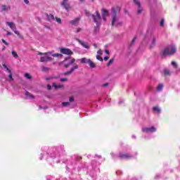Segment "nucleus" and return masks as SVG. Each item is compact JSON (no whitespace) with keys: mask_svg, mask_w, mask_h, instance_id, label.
I'll use <instances>...</instances> for the list:
<instances>
[{"mask_svg":"<svg viewBox=\"0 0 180 180\" xmlns=\"http://www.w3.org/2000/svg\"><path fill=\"white\" fill-rule=\"evenodd\" d=\"M152 46H155V38H153V39Z\"/></svg>","mask_w":180,"mask_h":180,"instance_id":"obj_47","label":"nucleus"},{"mask_svg":"<svg viewBox=\"0 0 180 180\" xmlns=\"http://www.w3.org/2000/svg\"><path fill=\"white\" fill-rule=\"evenodd\" d=\"M120 12V7L117 6L116 8L113 9V26H117V27H119L123 25L122 22L119 21L117 18H116V13Z\"/></svg>","mask_w":180,"mask_h":180,"instance_id":"obj_3","label":"nucleus"},{"mask_svg":"<svg viewBox=\"0 0 180 180\" xmlns=\"http://www.w3.org/2000/svg\"><path fill=\"white\" fill-rule=\"evenodd\" d=\"M80 63L82 64H88V60L86 59V58H83L80 60Z\"/></svg>","mask_w":180,"mask_h":180,"instance_id":"obj_22","label":"nucleus"},{"mask_svg":"<svg viewBox=\"0 0 180 180\" xmlns=\"http://www.w3.org/2000/svg\"><path fill=\"white\" fill-rule=\"evenodd\" d=\"M95 158L101 159V158H102V156L101 155H96Z\"/></svg>","mask_w":180,"mask_h":180,"instance_id":"obj_46","label":"nucleus"},{"mask_svg":"<svg viewBox=\"0 0 180 180\" xmlns=\"http://www.w3.org/2000/svg\"><path fill=\"white\" fill-rule=\"evenodd\" d=\"M46 16V20H48V22H51V20H54V15L53 14H49L46 13H45Z\"/></svg>","mask_w":180,"mask_h":180,"instance_id":"obj_17","label":"nucleus"},{"mask_svg":"<svg viewBox=\"0 0 180 180\" xmlns=\"http://www.w3.org/2000/svg\"><path fill=\"white\" fill-rule=\"evenodd\" d=\"M93 18V22L96 23V25H102L101 22H102V16L101 15V13H99V11H96V15H91Z\"/></svg>","mask_w":180,"mask_h":180,"instance_id":"obj_4","label":"nucleus"},{"mask_svg":"<svg viewBox=\"0 0 180 180\" xmlns=\"http://www.w3.org/2000/svg\"><path fill=\"white\" fill-rule=\"evenodd\" d=\"M25 78H27V79H32V76H30V75H29L28 73H25Z\"/></svg>","mask_w":180,"mask_h":180,"instance_id":"obj_32","label":"nucleus"},{"mask_svg":"<svg viewBox=\"0 0 180 180\" xmlns=\"http://www.w3.org/2000/svg\"><path fill=\"white\" fill-rule=\"evenodd\" d=\"M1 8V12H8V11L11 10V6L6 5H2Z\"/></svg>","mask_w":180,"mask_h":180,"instance_id":"obj_18","label":"nucleus"},{"mask_svg":"<svg viewBox=\"0 0 180 180\" xmlns=\"http://www.w3.org/2000/svg\"><path fill=\"white\" fill-rule=\"evenodd\" d=\"M97 53L99 54L100 56H102V51L101 50L98 51Z\"/></svg>","mask_w":180,"mask_h":180,"instance_id":"obj_51","label":"nucleus"},{"mask_svg":"<svg viewBox=\"0 0 180 180\" xmlns=\"http://www.w3.org/2000/svg\"><path fill=\"white\" fill-rule=\"evenodd\" d=\"M118 157L121 160H131L133 155L131 153H120Z\"/></svg>","mask_w":180,"mask_h":180,"instance_id":"obj_5","label":"nucleus"},{"mask_svg":"<svg viewBox=\"0 0 180 180\" xmlns=\"http://www.w3.org/2000/svg\"><path fill=\"white\" fill-rule=\"evenodd\" d=\"M111 25H112V26H113V19H112V20H111Z\"/></svg>","mask_w":180,"mask_h":180,"instance_id":"obj_61","label":"nucleus"},{"mask_svg":"<svg viewBox=\"0 0 180 180\" xmlns=\"http://www.w3.org/2000/svg\"><path fill=\"white\" fill-rule=\"evenodd\" d=\"M51 53L47 52V53H41L39 52L38 56H47V54H51Z\"/></svg>","mask_w":180,"mask_h":180,"instance_id":"obj_29","label":"nucleus"},{"mask_svg":"<svg viewBox=\"0 0 180 180\" xmlns=\"http://www.w3.org/2000/svg\"><path fill=\"white\" fill-rule=\"evenodd\" d=\"M70 25H72V26H78L79 25V18H77L73 20L70 21Z\"/></svg>","mask_w":180,"mask_h":180,"instance_id":"obj_16","label":"nucleus"},{"mask_svg":"<svg viewBox=\"0 0 180 180\" xmlns=\"http://www.w3.org/2000/svg\"><path fill=\"white\" fill-rule=\"evenodd\" d=\"M96 58L97 60H98L99 61H103V58L102 57H101V56L97 55L96 56Z\"/></svg>","mask_w":180,"mask_h":180,"instance_id":"obj_37","label":"nucleus"},{"mask_svg":"<svg viewBox=\"0 0 180 180\" xmlns=\"http://www.w3.org/2000/svg\"><path fill=\"white\" fill-rule=\"evenodd\" d=\"M24 2L27 5V4H29V0H24Z\"/></svg>","mask_w":180,"mask_h":180,"instance_id":"obj_56","label":"nucleus"},{"mask_svg":"<svg viewBox=\"0 0 180 180\" xmlns=\"http://www.w3.org/2000/svg\"><path fill=\"white\" fill-rule=\"evenodd\" d=\"M49 70V68L43 67L42 71H47Z\"/></svg>","mask_w":180,"mask_h":180,"instance_id":"obj_48","label":"nucleus"},{"mask_svg":"<svg viewBox=\"0 0 180 180\" xmlns=\"http://www.w3.org/2000/svg\"><path fill=\"white\" fill-rule=\"evenodd\" d=\"M7 36H12V32L7 31Z\"/></svg>","mask_w":180,"mask_h":180,"instance_id":"obj_53","label":"nucleus"},{"mask_svg":"<svg viewBox=\"0 0 180 180\" xmlns=\"http://www.w3.org/2000/svg\"><path fill=\"white\" fill-rule=\"evenodd\" d=\"M110 64H113V58H111L110 61L107 63V67H109Z\"/></svg>","mask_w":180,"mask_h":180,"instance_id":"obj_36","label":"nucleus"},{"mask_svg":"<svg viewBox=\"0 0 180 180\" xmlns=\"http://www.w3.org/2000/svg\"><path fill=\"white\" fill-rule=\"evenodd\" d=\"M15 34H17V36H18V37H20V39H23V35H20V33H19L18 31H15Z\"/></svg>","mask_w":180,"mask_h":180,"instance_id":"obj_31","label":"nucleus"},{"mask_svg":"<svg viewBox=\"0 0 180 180\" xmlns=\"http://www.w3.org/2000/svg\"><path fill=\"white\" fill-rule=\"evenodd\" d=\"M164 75H171V73L169 72V70L168 69H165L164 70Z\"/></svg>","mask_w":180,"mask_h":180,"instance_id":"obj_26","label":"nucleus"},{"mask_svg":"<svg viewBox=\"0 0 180 180\" xmlns=\"http://www.w3.org/2000/svg\"><path fill=\"white\" fill-rule=\"evenodd\" d=\"M8 78L11 81H13V77H12V74L8 75Z\"/></svg>","mask_w":180,"mask_h":180,"instance_id":"obj_42","label":"nucleus"},{"mask_svg":"<svg viewBox=\"0 0 180 180\" xmlns=\"http://www.w3.org/2000/svg\"><path fill=\"white\" fill-rule=\"evenodd\" d=\"M52 57H58L59 58H62L63 54H61V53H53V54H52Z\"/></svg>","mask_w":180,"mask_h":180,"instance_id":"obj_24","label":"nucleus"},{"mask_svg":"<svg viewBox=\"0 0 180 180\" xmlns=\"http://www.w3.org/2000/svg\"><path fill=\"white\" fill-rule=\"evenodd\" d=\"M70 58H71V57H70V56L65 58L64 59V60L63 62H61L60 64H63V63H65V61H68V60H70Z\"/></svg>","mask_w":180,"mask_h":180,"instance_id":"obj_38","label":"nucleus"},{"mask_svg":"<svg viewBox=\"0 0 180 180\" xmlns=\"http://www.w3.org/2000/svg\"><path fill=\"white\" fill-rule=\"evenodd\" d=\"M67 81H68V79L67 78H61L60 79V82H65Z\"/></svg>","mask_w":180,"mask_h":180,"instance_id":"obj_41","label":"nucleus"},{"mask_svg":"<svg viewBox=\"0 0 180 180\" xmlns=\"http://www.w3.org/2000/svg\"><path fill=\"white\" fill-rule=\"evenodd\" d=\"M46 88H47L48 91H50L51 89V85L47 84Z\"/></svg>","mask_w":180,"mask_h":180,"instance_id":"obj_45","label":"nucleus"},{"mask_svg":"<svg viewBox=\"0 0 180 180\" xmlns=\"http://www.w3.org/2000/svg\"><path fill=\"white\" fill-rule=\"evenodd\" d=\"M110 14L109 13V11L105 8L101 9V16L104 22H106V18H108V16H110Z\"/></svg>","mask_w":180,"mask_h":180,"instance_id":"obj_6","label":"nucleus"},{"mask_svg":"<svg viewBox=\"0 0 180 180\" xmlns=\"http://www.w3.org/2000/svg\"><path fill=\"white\" fill-rule=\"evenodd\" d=\"M95 161H96V160H92V162H91V165H94V164H95Z\"/></svg>","mask_w":180,"mask_h":180,"instance_id":"obj_58","label":"nucleus"},{"mask_svg":"<svg viewBox=\"0 0 180 180\" xmlns=\"http://www.w3.org/2000/svg\"><path fill=\"white\" fill-rule=\"evenodd\" d=\"M61 6H63V8L68 11L69 9H71V6L70 4H68V0H63V2L60 4Z\"/></svg>","mask_w":180,"mask_h":180,"instance_id":"obj_11","label":"nucleus"},{"mask_svg":"<svg viewBox=\"0 0 180 180\" xmlns=\"http://www.w3.org/2000/svg\"><path fill=\"white\" fill-rule=\"evenodd\" d=\"M40 63H47L48 61H53V58L48 56L47 55H44V56L41 57Z\"/></svg>","mask_w":180,"mask_h":180,"instance_id":"obj_10","label":"nucleus"},{"mask_svg":"<svg viewBox=\"0 0 180 180\" xmlns=\"http://www.w3.org/2000/svg\"><path fill=\"white\" fill-rule=\"evenodd\" d=\"M75 63V58H72L71 61L69 62L68 64H70V65H72V64H74Z\"/></svg>","mask_w":180,"mask_h":180,"instance_id":"obj_39","label":"nucleus"},{"mask_svg":"<svg viewBox=\"0 0 180 180\" xmlns=\"http://www.w3.org/2000/svg\"><path fill=\"white\" fill-rule=\"evenodd\" d=\"M153 110L157 113H161V110L158 107H153Z\"/></svg>","mask_w":180,"mask_h":180,"instance_id":"obj_23","label":"nucleus"},{"mask_svg":"<svg viewBox=\"0 0 180 180\" xmlns=\"http://www.w3.org/2000/svg\"><path fill=\"white\" fill-rule=\"evenodd\" d=\"M132 138H133V139H136V136L133 135V136H132Z\"/></svg>","mask_w":180,"mask_h":180,"instance_id":"obj_63","label":"nucleus"},{"mask_svg":"<svg viewBox=\"0 0 180 180\" xmlns=\"http://www.w3.org/2000/svg\"><path fill=\"white\" fill-rule=\"evenodd\" d=\"M108 60H109V57H108V56L104 57L105 61H108Z\"/></svg>","mask_w":180,"mask_h":180,"instance_id":"obj_55","label":"nucleus"},{"mask_svg":"<svg viewBox=\"0 0 180 180\" xmlns=\"http://www.w3.org/2000/svg\"><path fill=\"white\" fill-rule=\"evenodd\" d=\"M93 46H94V47H95V49L98 48V45L96 44H94Z\"/></svg>","mask_w":180,"mask_h":180,"instance_id":"obj_57","label":"nucleus"},{"mask_svg":"<svg viewBox=\"0 0 180 180\" xmlns=\"http://www.w3.org/2000/svg\"><path fill=\"white\" fill-rule=\"evenodd\" d=\"M70 102L62 103V106H64V107L70 106Z\"/></svg>","mask_w":180,"mask_h":180,"instance_id":"obj_28","label":"nucleus"},{"mask_svg":"<svg viewBox=\"0 0 180 180\" xmlns=\"http://www.w3.org/2000/svg\"><path fill=\"white\" fill-rule=\"evenodd\" d=\"M87 64L89 65L91 68H95V67H96V65H95V63L94 62H92V60H91V59L87 60Z\"/></svg>","mask_w":180,"mask_h":180,"instance_id":"obj_19","label":"nucleus"},{"mask_svg":"<svg viewBox=\"0 0 180 180\" xmlns=\"http://www.w3.org/2000/svg\"><path fill=\"white\" fill-rule=\"evenodd\" d=\"M82 29L80 27L77 29L76 33H79L81 32Z\"/></svg>","mask_w":180,"mask_h":180,"instance_id":"obj_50","label":"nucleus"},{"mask_svg":"<svg viewBox=\"0 0 180 180\" xmlns=\"http://www.w3.org/2000/svg\"><path fill=\"white\" fill-rule=\"evenodd\" d=\"M70 102H74V97H70L69 98Z\"/></svg>","mask_w":180,"mask_h":180,"instance_id":"obj_49","label":"nucleus"},{"mask_svg":"<svg viewBox=\"0 0 180 180\" xmlns=\"http://www.w3.org/2000/svg\"><path fill=\"white\" fill-rule=\"evenodd\" d=\"M25 96H29L31 99H34V96L31 94L29 91H25Z\"/></svg>","mask_w":180,"mask_h":180,"instance_id":"obj_21","label":"nucleus"},{"mask_svg":"<svg viewBox=\"0 0 180 180\" xmlns=\"http://www.w3.org/2000/svg\"><path fill=\"white\" fill-rule=\"evenodd\" d=\"M11 54H12L13 57H14V58H18V57H19V56L18 55V53L15 51H13L11 52Z\"/></svg>","mask_w":180,"mask_h":180,"instance_id":"obj_27","label":"nucleus"},{"mask_svg":"<svg viewBox=\"0 0 180 180\" xmlns=\"http://www.w3.org/2000/svg\"><path fill=\"white\" fill-rule=\"evenodd\" d=\"M101 25L102 24H96V25L94 27L93 34L96 35L98 33H99Z\"/></svg>","mask_w":180,"mask_h":180,"instance_id":"obj_14","label":"nucleus"},{"mask_svg":"<svg viewBox=\"0 0 180 180\" xmlns=\"http://www.w3.org/2000/svg\"><path fill=\"white\" fill-rule=\"evenodd\" d=\"M65 150H64V146H60L58 147H53L49 148L46 152L48 155H50L51 158H57L61 155V153H64Z\"/></svg>","mask_w":180,"mask_h":180,"instance_id":"obj_1","label":"nucleus"},{"mask_svg":"<svg viewBox=\"0 0 180 180\" xmlns=\"http://www.w3.org/2000/svg\"><path fill=\"white\" fill-rule=\"evenodd\" d=\"M81 2H84L85 0H79Z\"/></svg>","mask_w":180,"mask_h":180,"instance_id":"obj_64","label":"nucleus"},{"mask_svg":"<svg viewBox=\"0 0 180 180\" xmlns=\"http://www.w3.org/2000/svg\"><path fill=\"white\" fill-rule=\"evenodd\" d=\"M81 160H82V157H81V156L75 157V161L79 162V161H81Z\"/></svg>","mask_w":180,"mask_h":180,"instance_id":"obj_34","label":"nucleus"},{"mask_svg":"<svg viewBox=\"0 0 180 180\" xmlns=\"http://www.w3.org/2000/svg\"><path fill=\"white\" fill-rule=\"evenodd\" d=\"M172 65L174 67V68H178V64H176V62L172 61Z\"/></svg>","mask_w":180,"mask_h":180,"instance_id":"obj_30","label":"nucleus"},{"mask_svg":"<svg viewBox=\"0 0 180 180\" xmlns=\"http://www.w3.org/2000/svg\"><path fill=\"white\" fill-rule=\"evenodd\" d=\"M158 178H160V176H156L155 177V179H158Z\"/></svg>","mask_w":180,"mask_h":180,"instance_id":"obj_60","label":"nucleus"},{"mask_svg":"<svg viewBox=\"0 0 180 180\" xmlns=\"http://www.w3.org/2000/svg\"><path fill=\"white\" fill-rule=\"evenodd\" d=\"M75 40L78 41V43H79L81 46H82L84 49H89V45H88V42H83L82 41H81V39L78 38H76Z\"/></svg>","mask_w":180,"mask_h":180,"instance_id":"obj_13","label":"nucleus"},{"mask_svg":"<svg viewBox=\"0 0 180 180\" xmlns=\"http://www.w3.org/2000/svg\"><path fill=\"white\" fill-rule=\"evenodd\" d=\"M60 53H62V54H67V56H72V54H74L71 49L67 48H61Z\"/></svg>","mask_w":180,"mask_h":180,"instance_id":"obj_7","label":"nucleus"},{"mask_svg":"<svg viewBox=\"0 0 180 180\" xmlns=\"http://www.w3.org/2000/svg\"><path fill=\"white\" fill-rule=\"evenodd\" d=\"M64 67H65V68H68V67H70V64H65L64 65Z\"/></svg>","mask_w":180,"mask_h":180,"instance_id":"obj_52","label":"nucleus"},{"mask_svg":"<svg viewBox=\"0 0 180 180\" xmlns=\"http://www.w3.org/2000/svg\"><path fill=\"white\" fill-rule=\"evenodd\" d=\"M1 41L4 43V44H6V46H8L9 44H8L7 42H6V41H5V39H1Z\"/></svg>","mask_w":180,"mask_h":180,"instance_id":"obj_44","label":"nucleus"},{"mask_svg":"<svg viewBox=\"0 0 180 180\" xmlns=\"http://www.w3.org/2000/svg\"><path fill=\"white\" fill-rule=\"evenodd\" d=\"M52 86H54L55 89H60V88H64V85L59 84L57 85L56 83H53Z\"/></svg>","mask_w":180,"mask_h":180,"instance_id":"obj_20","label":"nucleus"},{"mask_svg":"<svg viewBox=\"0 0 180 180\" xmlns=\"http://www.w3.org/2000/svg\"><path fill=\"white\" fill-rule=\"evenodd\" d=\"M6 49V47L5 46H4L2 50L4 51V50H5Z\"/></svg>","mask_w":180,"mask_h":180,"instance_id":"obj_62","label":"nucleus"},{"mask_svg":"<svg viewBox=\"0 0 180 180\" xmlns=\"http://www.w3.org/2000/svg\"><path fill=\"white\" fill-rule=\"evenodd\" d=\"M136 40H137V37H135L132 39V41H131V44H134V42L136 41Z\"/></svg>","mask_w":180,"mask_h":180,"instance_id":"obj_43","label":"nucleus"},{"mask_svg":"<svg viewBox=\"0 0 180 180\" xmlns=\"http://www.w3.org/2000/svg\"><path fill=\"white\" fill-rule=\"evenodd\" d=\"M162 88H164V85L162 84H160L157 87V91H162Z\"/></svg>","mask_w":180,"mask_h":180,"instance_id":"obj_25","label":"nucleus"},{"mask_svg":"<svg viewBox=\"0 0 180 180\" xmlns=\"http://www.w3.org/2000/svg\"><path fill=\"white\" fill-rule=\"evenodd\" d=\"M105 53L109 54V50H105Z\"/></svg>","mask_w":180,"mask_h":180,"instance_id":"obj_59","label":"nucleus"},{"mask_svg":"<svg viewBox=\"0 0 180 180\" xmlns=\"http://www.w3.org/2000/svg\"><path fill=\"white\" fill-rule=\"evenodd\" d=\"M75 70H78V65H76L75 66H73L70 70L64 73V75H70V74H72V72H74V71H75Z\"/></svg>","mask_w":180,"mask_h":180,"instance_id":"obj_15","label":"nucleus"},{"mask_svg":"<svg viewBox=\"0 0 180 180\" xmlns=\"http://www.w3.org/2000/svg\"><path fill=\"white\" fill-rule=\"evenodd\" d=\"M175 53H176V47H175V46L169 45L166 47L160 54L162 58H165L167 56H172L173 54H175Z\"/></svg>","mask_w":180,"mask_h":180,"instance_id":"obj_2","label":"nucleus"},{"mask_svg":"<svg viewBox=\"0 0 180 180\" xmlns=\"http://www.w3.org/2000/svg\"><path fill=\"white\" fill-rule=\"evenodd\" d=\"M6 25H7V26H9V27L11 29V30H13V32H14V33L15 32H18V30H16V25L14 22L7 21L6 22Z\"/></svg>","mask_w":180,"mask_h":180,"instance_id":"obj_12","label":"nucleus"},{"mask_svg":"<svg viewBox=\"0 0 180 180\" xmlns=\"http://www.w3.org/2000/svg\"><path fill=\"white\" fill-rule=\"evenodd\" d=\"M3 67H4V68H6L7 70V71H8L9 74H11V72H12V71H11V70L9 68H8V66H6V65L4 64Z\"/></svg>","mask_w":180,"mask_h":180,"instance_id":"obj_35","label":"nucleus"},{"mask_svg":"<svg viewBox=\"0 0 180 180\" xmlns=\"http://www.w3.org/2000/svg\"><path fill=\"white\" fill-rule=\"evenodd\" d=\"M56 20L58 23L61 24V18H56Z\"/></svg>","mask_w":180,"mask_h":180,"instance_id":"obj_40","label":"nucleus"},{"mask_svg":"<svg viewBox=\"0 0 180 180\" xmlns=\"http://www.w3.org/2000/svg\"><path fill=\"white\" fill-rule=\"evenodd\" d=\"M134 4L138 6L137 15H140L143 12V7H141V4L137 0H134Z\"/></svg>","mask_w":180,"mask_h":180,"instance_id":"obj_9","label":"nucleus"},{"mask_svg":"<svg viewBox=\"0 0 180 180\" xmlns=\"http://www.w3.org/2000/svg\"><path fill=\"white\" fill-rule=\"evenodd\" d=\"M165 23V20L164 19H162V20L160 21V26H161L162 27H164Z\"/></svg>","mask_w":180,"mask_h":180,"instance_id":"obj_33","label":"nucleus"},{"mask_svg":"<svg viewBox=\"0 0 180 180\" xmlns=\"http://www.w3.org/2000/svg\"><path fill=\"white\" fill-rule=\"evenodd\" d=\"M142 131L143 133H154L155 131H157V128L154 127H151L149 128L146 127L142 129Z\"/></svg>","mask_w":180,"mask_h":180,"instance_id":"obj_8","label":"nucleus"},{"mask_svg":"<svg viewBox=\"0 0 180 180\" xmlns=\"http://www.w3.org/2000/svg\"><path fill=\"white\" fill-rule=\"evenodd\" d=\"M109 85V83H105L102 84V86H108Z\"/></svg>","mask_w":180,"mask_h":180,"instance_id":"obj_54","label":"nucleus"}]
</instances>
